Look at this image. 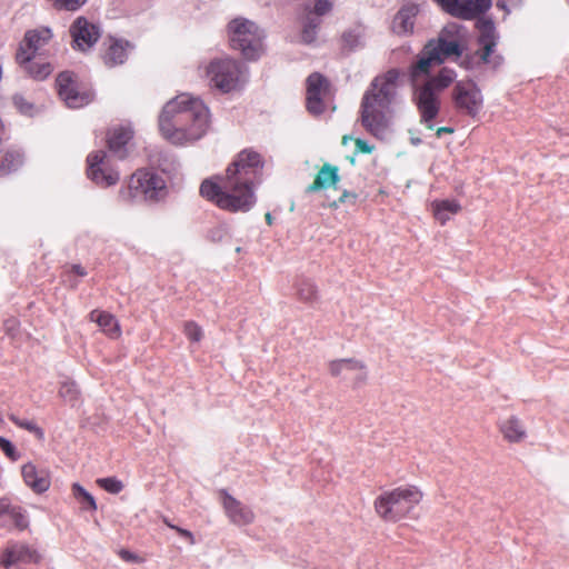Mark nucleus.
<instances>
[{
	"instance_id": "nucleus-32",
	"label": "nucleus",
	"mask_w": 569,
	"mask_h": 569,
	"mask_svg": "<svg viewBox=\"0 0 569 569\" xmlns=\"http://www.w3.org/2000/svg\"><path fill=\"white\" fill-rule=\"evenodd\" d=\"M74 499L83 509L96 511L97 502L91 493H89L80 483L76 482L71 487Z\"/></svg>"
},
{
	"instance_id": "nucleus-12",
	"label": "nucleus",
	"mask_w": 569,
	"mask_h": 569,
	"mask_svg": "<svg viewBox=\"0 0 569 569\" xmlns=\"http://www.w3.org/2000/svg\"><path fill=\"white\" fill-rule=\"evenodd\" d=\"M306 108L312 116L326 111V101L330 97V83L321 73H311L306 81Z\"/></svg>"
},
{
	"instance_id": "nucleus-43",
	"label": "nucleus",
	"mask_w": 569,
	"mask_h": 569,
	"mask_svg": "<svg viewBox=\"0 0 569 569\" xmlns=\"http://www.w3.org/2000/svg\"><path fill=\"white\" fill-rule=\"evenodd\" d=\"M167 525L171 529H174L181 537L188 539L190 541V543H194V538H193V535L191 531L180 528V527H177V526H173V525H170V523H167Z\"/></svg>"
},
{
	"instance_id": "nucleus-8",
	"label": "nucleus",
	"mask_w": 569,
	"mask_h": 569,
	"mask_svg": "<svg viewBox=\"0 0 569 569\" xmlns=\"http://www.w3.org/2000/svg\"><path fill=\"white\" fill-rule=\"evenodd\" d=\"M455 109L465 116L477 118L483 108L480 88L472 80L457 81L451 91Z\"/></svg>"
},
{
	"instance_id": "nucleus-25",
	"label": "nucleus",
	"mask_w": 569,
	"mask_h": 569,
	"mask_svg": "<svg viewBox=\"0 0 569 569\" xmlns=\"http://www.w3.org/2000/svg\"><path fill=\"white\" fill-rule=\"evenodd\" d=\"M499 431L506 441L518 443L527 437L523 422L516 416H511L499 423Z\"/></svg>"
},
{
	"instance_id": "nucleus-13",
	"label": "nucleus",
	"mask_w": 569,
	"mask_h": 569,
	"mask_svg": "<svg viewBox=\"0 0 569 569\" xmlns=\"http://www.w3.org/2000/svg\"><path fill=\"white\" fill-rule=\"evenodd\" d=\"M59 97L69 108H81L92 100V93L79 90L76 76L72 72H60L56 79Z\"/></svg>"
},
{
	"instance_id": "nucleus-15",
	"label": "nucleus",
	"mask_w": 569,
	"mask_h": 569,
	"mask_svg": "<svg viewBox=\"0 0 569 569\" xmlns=\"http://www.w3.org/2000/svg\"><path fill=\"white\" fill-rule=\"evenodd\" d=\"M52 39L53 31L49 27L40 26L34 29H30L26 31L16 54H19L23 60H28L27 56H42Z\"/></svg>"
},
{
	"instance_id": "nucleus-9",
	"label": "nucleus",
	"mask_w": 569,
	"mask_h": 569,
	"mask_svg": "<svg viewBox=\"0 0 569 569\" xmlns=\"http://www.w3.org/2000/svg\"><path fill=\"white\" fill-rule=\"evenodd\" d=\"M477 30L479 32L477 38L478 49L476 56L479 60L496 69L501 66L503 58L496 53V48L499 41V33L491 19L478 20Z\"/></svg>"
},
{
	"instance_id": "nucleus-48",
	"label": "nucleus",
	"mask_w": 569,
	"mask_h": 569,
	"mask_svg": "<svg viewBox=\"0 0 569 569\" xmlns=\"http://www.w3.org/2000/svg\"><path fill=\"white\" fill-rule=\"evenodd\" d=\"M264 218H266L267 223H268L269 226H271V224H272V216H271V213H270V212H267V213H266V216H264Z\"/></svg>"
},
{
	"instance_id": "nucleus-45",
	"label": "nucleus",
	"mask_w": 569,
	"mask_h": 569,
	"mask_svg": "<svg viewBox=\"0 0 569 569\" xmlns=\"http://www.w3.org/2000/svg\"><path fill=\"white\" fill-rule=\"evenodd\" d=\"M71 271L73 273H76L77 276H79V277H84L87 274V271L80 264H72L71 266Z\"/></svg>"
},
{
	"instance_id": "nucleus-22",
	"label": "nucleus",
	"mask_w": 569,
	"mask_h": 569,
	"mask_svg": "<svg viewBox=\"0 0 569 569\" xmlns=\"http://www.w3.org/2000/svg\"><path fill=\"white\" fill-rule=\"evenodd\" d=\"M340 181L339 169L330 163H325L317 172L315 180L306 189L308 193H313L329 187L336 188Z\"/></svg>"
},
{
	"instance_id": "nucleus-10",
	"label": "nucleus",
	"mask_w": 569,
	"mask_h": 569,
	"mask_svg": "<svg viewBox=\"0 0 569 569\" xmlns=\"http://www.w3.org/2000/svg\"><path fill=\"white\" fill-rule=\"evenodd\" d=\"M242 70L238 61L226 58L213 60L207 67L210 82L222 92H230L239 87Z\"/></svg>"
},
{
	"instance_id": "nucleus-42",
	"label": "nucleus",
	"mask_w": 569,
	"mask_h": 569,
	"mask_svg": "<svg viewBox=\"0 0 569 569\" xmlns=\"http://www.w3.org/2000/svg\"><path fill=\"white\" fill-rule=\"evenodd\" d=\"M118 555L122 560L128 561V562H142V559L140 557L130 552L127 549H120L118 551Z\"/></svg>"
},
{
	"instance_id": "nucleus-36",
	"label": "nucleus",
	"mask_w": 569,
	"mask_h": 569,
	"mask_svg": "<svg viewBox=\"0 0 569 569\" xmlns=\"http://www.w3.org/2000/svg\"><path fill=\"white\" fill-rule=\"evenodd\" d=\"M183 333L193 342H199L203 337L202 328L194 321L184 322Z\"/></svg>"
},
{
	"instance_id": "nucleus-11",
	"label": "nucleus",
	"mask_w": 569,
	"mask_h": 569,
	"mask_svg": "<svg viewBox=\"0 0 569 569\" xmlns=\"http://www.w3.org/2000/svg\"><path fill=\"white\" fill-rule=\"evenodd\" d=\"M87 176L99 187H111L120 179L119 171L110 164L109 157L102 150L93 151L87 157Z\"/></svg>"
},
{
	"instance_id": "nucleus-33",
	"label": "nucleus",
	"mask_w": 569,
	"mask_h": 569,
	"mask_svg": "<svg viewBox=\"0 0 569 569\" xmlns=\"http://www.w3.org/2000/svg\"><path fill=\"white\" fill-rule=\"evenodd\" d=\"M9 419L17 427L28 430L29 432H32L39 440H43L44 431L42 430V428L37 426L36 422L30 421V420L20 419L16 415H9Z\"/></svg>"
},
{
	"instance_id": "nucleus-21",
	"label": "nucleus",
	"mask_w": 569,
	"mask_h": 569,
	"mask_svg": "<svg viewBox=\"0 0 569 569\" xmlns=\"http://www.w3.org/2000/svg\"><path fill=\"white\" fill-rule=\"evenodd\" d=\"M133 137V131L128 126H116L111 128L107 136L109 150L119 159H124L128 154L127 144Z\"/></svg>"
},
{
	"instance_id": "nucleus-14",
	"label": "nucleus",
	"mask_w": 569,
	"mask_h": 569,
	"mask_svg": "<svg viewBox=\"0 0 569 569\" xmlns=\"http://www.w3.org/2000/svg\"><path fill=\"white\" fill-rule=\"evenodd\" d=\"M446 13L462 20H473L487 12L492 0H433Z\"/></svg>"
},
{
	"instance_id": "nucleus-19",
	"label": "nucleus",
	"mask_w": 569,
	"mask_h": 569,
	"mask_svg": "<svg viewBox=\"0 0 569 569\" xmlns=\"http://www.w3.org/2000/svg\"><path fill=\"white\" fill-rule=\"evenodd\" d=\"M29 520L22 507L12 505L10 499L0 498V527L4 529L24 530Z\"/></svg>"
},
{
	"instance_id": "nucleus-7",
	"label": "nucleus",
	"mask_w": 569,
	"mask_h": 569,
	"mask_svg": "<svg viewBox=\"0 0 569 569\" xmlns=\"http://www.w3.org/2000/svg\"><path fill=\"white\" fill-rule=\"evenodd\" d=\"M232 49L241 52L244 59L256 60L263 52V33L259 27L247 19L236 18L228 24Z\"/></svg>"
},
{
	"instance_id": "nucleus-6",
	"label": "nucleus",
	"mask_w": 569,
	"mask_h": 569,
	"mask_svg": "<svg viewBox=\"0 0 569 569\" xmlns=\"http://www.w3.org/2000/svg\"><path fill=\"white\" fill-rule=\"evenodd\" d=\"M166 194L164 179L149 169H138L128 179L127 184L119 191V197L126 202L136 199L158 201Z\"/></svg>"
},
{
	"instance_id": "nucleus-26",
	"label": "nucleus",
	"mask_w": 569,
	"mask_h": 569,
	"mask_svg": "<svg viewBox=\"0 0 569 569\" xmlns=\"http://www.w3.org/2000/svg\"><path fill=\"white\" fill-rule=\"evenodd\" d=\"M418 13V7L409 4L401 8L395 16L392 21V30L397 34L412 33L415 27V18Z\"/></svg>"
},
{
	"instance_id": "nucleus-3",
	"label": "nucleus",
	"mask_w": 569,
	"mask_h": 569,
	"mask_svg": "<svg viewBox=\"0 0 569 569\" xmlns=\"http://www.w3.org/2000/svg\"><path fill=\"white\" fill-rule=\"evenodd\" d=\"M210 123L208 108L189 94H179L163 107L159 117L162 137L173 144H184L202 138Z\"/></svg>"
},
{
	"instance_id": "nucleus-37",
	"label": "nucleus",
	"mask_w": 569,
	"mask_h": 569,
	"mask_svg": "<svg viewBox=\"0 0 569 569\" xmlns=\"http://www.w3.org/2000/svg\"><path fill=\"white\" fill-rule=\"evenodd\" d=\"M79 391L73 382H63L59 389V396L66 401L74 402L78 400Z\"/></svg>"
},
{
	"instance_id": "nucleus-35",
	"label": "nucleus",
	"mask_w": 569,
	"mask_h": 569,
	"mask_svg": "<svg viewBox=\"0 0 569 569\" xmlns=\"http://www.w3.org/2000/svg\"><path fill=\"white\" fill-rule=\"evenodd\" d=\"M319 24L320 20L318 17L308 18L301 32V39L305 43H311L316 39V29Z\"/></svg>"
},
{
	"instance_id": "nucleus-39",
	"label": "nucleus",
	"mask_w": 569,
	"mask_h": 569,
	"mask_svg": "<svg viewBox=\"0 0 569 569\" xmlns=\"http://www.w3.org/2000/svg\"><path fill=\"white\" fill-rule=\"evenodd\" d=\"M357 200V193L345 190L342 194L330 203V208L337 209L341 203L351 202L355 203Z\"/></svg>"
},
{
	"instance_id": "nucleus-24",
	"label": "nucleus",
	"mask_w": 569,
	"mask_h": 569,
	"mask_svg": "<svg viewBox=\"0 0 569 569\" xmlns=\"http://www.w3.org/2000/svg\"><path fill=\"white\" fill-rule=\"evenodd\" d=\"M28 60H23L16 54V61L23 70V72L33 80L42 81L47 79L53 71V67L50 62L36 61L37 56H27Z\"/></svg>"
},
{
	"instance_id": "nucleus-23",
	"label": "nucleus",
	"mask_w": 569,
	"mask_h": 569,
	"mask_svg": "<svg viewBox=\"0 0 569 569\" xmlns=\"http://www.w3.org/2000/svg\"><path fill=\"white\" fill-rule=\"evenodd\" d=\"M130 43L128 41L110 39L107 43L102 60L106 66L112 68L126 62Z\"/></svg>"
},
{
	"instance_id": "nucleus-40",
	"label": "nucleus",
	"mask_w": 569,
	"mask_h": 569,
	"mask_svg": "<svg viewBox=\"0 0 569 569\" xmlns=\"http://www.w3.org/2000/svg\"><path fill=\"white\" fill-rule=\"evenodd\" d=\"M0 449L10 459L16 460V448L8 439L0 437Z\"/></svg>"
},
{
	"instance_id": "nucleus-18",
	"label": "nucleus",
	"mask_w": 569,
	"mask_h": 569,
	"mask_svg": "<svg viewBox=\"0 0 569 569\" xmlns=\"http://www.w3.org/2000/svg\"><path fill=\"white\" fill-rule=\"evenodd\" d=\"M21 477L24 485L37 495L47 492L51 487L50 470L38 467L31 461L21 466Z\"/></svg>"
},
{
	"instance_id": "nucleus-34",
	"label": "nucleus",
	"mask_w": 569,
	"mask_h": 569,
	"mask_svg": "<svg viewBox=\"0 0 569 569\" xmlns=\"http://www.w3.org/2000/svg\"><path fill=\"white\" fill-rule=\"evenodd\" d=\"M97 485L109 493L117 495L124 488L121 480L116 477H107L97 479Z\"/></svg>"
},
{
	"instance_id": "nucleus-16",
	"label": "nucleus",
	"mask_w": 569,
	"mask_h": 569,
	"mask_svg": "<svg viewBox=\"0 0 569 569\" xmlns=\"http://www.w3.org/2000/svg\"><path fill=\"white\" fill-rule=\"evenodd\" d=\"M74 50L87 51L94 46L100 38V29L84 17H78L69 28Z\"/></svg>"
},
{
	"instance_id": "nucleus-47",
	"label": "nucleus",
	"mask_w": 569,
	"mask_h": 569,
	"mask_svg": "<svg viewBox=\"0 0 569 569\" xmlns=\"http://www.w3.org/2000/svg\"><path fill=\"white\" fill-rule=\"evenodd\" d=\"M16 325H17V321H16L14 319H12V320H8V321L6 322V328H7V330L9 331V330L14 329Z\"/></svg>"
},
{
	"instance_id": "nucleus-17",
	"label": "nucleus",
	"mask_w": 569,
	"mask_h": 569,
	"mask_svg": "<svg viewBox=\"0 0 569 569\" xmlns=\"http://www.w3.org/2000/svg\"><path fill=\"white\" fill-rule=\"evenodd\" d=\"M41 555L24 543L8 545L0 552V566L8 569L18 563H39Z\"/></svg>"
},
{
	"instance_id": "nucleus-30",
	"label": "nucleus",
	"mask_w": 569,
	"mask_h": 569,
	"mask_svg": "<svg viewBox=\"0 0 569 569\" xmlns=\"http://www.w3.org/2000/svg\"><path fill=\"white\" fill-rule=\"evenodd\" d=\"M296 295L297 298L305 303H312L318 299V289L317 286L308 280L302 279L296 284Z\"/></svg>"
},
{
	"instance_id": "nucleus-1",
	"label": "nucleus",
	"mask_w": 569,
	"mask_h": 569,
	"mask_svg": "<svg viewBox=\"0 0 569 569\" xmlns=\"http://www.w3.org/2000/svg\"><path fill=\"white\" fill-rule=\"evenodd\" d=\"M462 46L458 38L448 29H443L435 39H430L417 60L408 70L412 88V101L419 112L420 123L427 129L435 128V119L440 113L441 93L456 80L453 69L443 67L431 74V69L449 59H458L462 54Z\"/></svg>"
},
{
	"instance_id": "nucleus-27",
	"label": "nucleus",
	"mask_w": 569,
	"mask_h": 569,
	"mask_svg": "<svg viewBox=\"0 0 569 569\" xmlns=\"http://www.w3.org/2000/svg\"><path fill=\"white\" fill-rule=\"evenodd\" d=\"M89 320L96 322L102 331L112 339H118L121 336V328L118 320L113 315L107 311L92 310L89 313Z\"/></svg>"
},
{
	"instance_id": "nucleus-44",
	"label": "nucleus",
	"mask_w": 569,
	"mask_h": 569,
	"mask_svg": "<svg viewBox=\"0 0 569 569\" xmlns=\"http://www.w3.org/2000/svg\"><path fill=\"white\" fill-rule=\"evenodd\" d=\"M356 147L357 149L362 153H370L372 151V147L369 146L365 140L357 139L356 140Z\"/></svg>"
},
{
	"instance_id": "nucleus-2",
	"label": "nucleus",
	"mask_w": 569,
	"mask_h": 569,
	"mask_svg": "<svg viewBox=\"0 0 569 569\" xmlns=\"http://www.w3.org/2000/svg\"><path fill=\"white\" fill-rule=\"evenodd\" d=\"M262 156L253 149H243L227 167L224 176L206 179L200 194L219 209L247 212L256 203L254 187L263 169Z\"/></svg>"
},
{
	"instance_id": "nucleus-46",
	"label": "nucleus",
	"mask_w": 569,
	"mask_h": 569,
	"mask_svg": "<svg viewBox=\"0 0 569 569\" xmlns=\"http://www.w3.org/2000/svg\"><path fill=\"white\" fill-rule=\"evenodd\" d=\"M453 128L451 127H439L437 130H436V137L437 138H440L442 134L445 133H453Z\"/></svg>"
},
{
	"instance_id": "nucleus-5",
	"label": "nucleus",
	"mask_w": 569,
	"mask_h": 569,
	"mask_svg": "<svg viewBox=\"0 0 569 569\" xmlns=\"http://www.w3.org/2000/svg\"><path fill=\"white\" fill-rule=\"evenodd\" d=\"M423 499L422 490L415 485L399 486L383 491L373 501L376 513L387 522L406 518Z\"/></svg>"
},
{
	"instance_id": "nucleus-38",
	"label": "nucleus",
	"mask_w": 569,
	"mask_h": 569,
	"mask_svg": "<svg viewBox=\"0 0 569 569\" xmlns=\"http://www.w3.org/2000/svg\"><path fill=\"white\" fill-rule=\"evenodd\" d=\"M13 103L17 107V109L24 114H30L34 109L33 104L21 94H16L13 97Z\"/></svg>"
},
{
	"instance_id": "nucleus-29",
	"label": "nucleus",
	"mask_w": 569,
	"mask_h": 569,
	"mask_svg": "<svg viewBox=\"0 0 569 569\" xmlns=\"http://www.w3.org/2000/svg\"><path fill=\"white\" fill-rule=\"evenodd\" d=\"M433 217L443 226L449 219V214H456L461 210V206L455 200H436L432 202Z\"/></svg>"
},
{
	"instance_id": "nucleus-31",
	"label": "nucleus",
	"mask_w": 569,
	"mask_h": 569,
	"mask_svg": "<svg viewBox=\"0 0 569 569\" xmlns=\"http://www.w3.org/2000/svg\"><path fill=\"white\" fill-rule=\"evenodd\" d=\"M21 164V156L16 151H0V177L9 174Z\"/></svg>"
},
{
	"instance_id": "nucleus-41",
	"label": "nucleus",
	"mask_w": 569,
	"mask_h": 569,
	"mask_svg": "<svg viewBox=\"0 0 569 569\" xmlns=\"http://www.w3.org/2000/svg\"><path fill=\"white\" fill-rule=\"evenodd\" d=\"M313 13L316 16H322L331 9V2L329 0H313Z\"/></svg>"
},
{
	"instance_id": "nucleus-20",
	"label": "nucleus",
	"mask_w": 569,
	"mask_h": 569,
	"mask_svg": "<svg viewBox=\"0 0 569 569\" xmlns=\"http://www.w3.org/2000/svg\"><path fill=\"white\" fill-rule=\"evenodd\" d=\"M222 496V506L229 520L237 526H247L254 520L253 511L239 500L230 496L227 491L220 492Z\"/></svg>"
},
{
	"instance_id": "nucleus-28",
	"label": "nucleus",
	"mask_w": 569,
	"mask_h": 569,
	"mask_svg": "<svg viewBox=\"0 0 569 569\" xmlns=\"http://www.w3.org/2000/svg\"><path fill=\"white\" fill-rule=\"evenodd\" d=\"M366 368L362 361L356 359H339L329 363V372L332 377H339L345 370L362 371V375L356 379V383H365L367 381Z\"/></svg>"
},
{
	"instance_id": "nucleus-4",
	"label": "nucleus",
	"mask_w": 569,
	"mask_h": 569,
	"mask_svg": "<svg viewBox=\"0 0 569 569\" xmlns=\"http://www.w3.org/2000/svg\"><path fill=\"white\" fill-rule=\"evenodd\" d=\"M399 78V69H389L373 78L362 97L361 124L373 136L381 134L388 126V116L398 97Z\"/></svg>"
}]
</instances>
